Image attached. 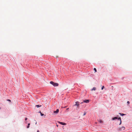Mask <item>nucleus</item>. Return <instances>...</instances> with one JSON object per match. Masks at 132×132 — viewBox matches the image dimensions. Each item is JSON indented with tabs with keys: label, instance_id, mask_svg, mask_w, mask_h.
<instances>
[{
	"label": "nucleus",
	"instance_id": "6",
	"mask_svg": "<svg viewBox=\"0 0 132 132\" xmlns=\"http://www.w3.org/2000/svg\"><path fill=\"white\" fill-rule=\"evenodd\" d=\"M59 112V110L58 109H57L56 111H54V113H57Z\"/></svg>",
	"mask_w": 132,
	"mask_h": 132
},
{
	"label": "nucleus",
	"instance_id": "17",
	"mask_svg": "<svg viewBox=\"0 0 132 132\" xmlns=\"http://www.w3.org/2000/svg\"><path fill=\"white\" fill-rule=\"evenodd\" d=\"M104 87V86H103L102 87V88H101L102 90H103V89Z\"/></svg>",
	"mask_w": 132,
	"mask_h": 132
},
{
	"label": "nucleus",
	"instance_id": "15",
	"mask_svg": "<svg viewBox=\"0 0 132 132\" xmlns=\"http://www.w3.org/2000/svg\"><path fill=\"white\" fill-rule=\"evenodd\" d=\"M40 114H41V116H43L44 115V114L42 113L41 112H40Z\"/></svg>",
	"mask_w": 132,
	"mask_h": 132
},
{
	"label": "nucleus",
	"instance_id": "7",
	"mask_svg": "<svg viewBox=\"0 0 132 132\" xmlns=\"http://www.w3.org/2000/svg\"><path fill=\"white\" fill-rule=\"evenodd\" d=\"M125 128L124 126H122L120 128V130H122V129H123L124 130L125 129Z\"/></svg>",
	"mask_w": 132,
	"mask_h": 132
},
{
	"label": "nucleus",
	"instance_id": "19",
	"mask_svg": "<svg viewBox=\"0 0 132 132\" xmlns=\"http://www.w3.org/2000/svg\"><path fill=\"white\" fill-rule=\"evenodd\" d=\"M127 103L129 104L130 103V102L129 101H128L127 102Z\"/></svg>",
	"mask_w": 132,
	"mask_h": 132
},
{
	"label": "nucleus",
	"instance_id": "12",
	"mask_svg": "<svg viewBox=\"0 0 132 132\" xmlns=\"http://www.w3.org/2000/svg\"><path fill=\"white\" fill-rule=\"evenodd\" d=\"M30 125V123H29L28 124V126L27 127V128H29Z\"/></svg>",
	"mask_w": 132,
	"mask_h": 132
},
{
	"label": "nucleus",
	"instance_id": "4",
	"mask_svg": "<svg viewBox=\"0 0 132 132\" xmlns=\"http://www.w3.org/2000/svg\"><path fill=\"white\" fill-rule=\"evenodd\" d=\"M79 102H78L77 101L76 102V104H75L74 105L77 106H79Z\"/></svg>",
	"mask_w": 132,
	"mask_h": 132
},
{
	"label": "nucleus",
	"instance_id": "8",
	"mask_svg": "<svg viewBox=\"0 0 132 132\" xmlns=\"http://www.w3.org/2000/svg\"><path fill=\"white\" fill-rule=\"evenodd\" d=\"M117 119H118V118H117V117H115L113 118H112V120H115Z\"/></svg>",
	"mask_w": 132,
	"mask_h": 132
},
{
	"label": "nucleus",
	"instance_id": "5",
	"mask_svg": "<svg viewBox=\"0 0 132 132\" xmlns=\"http://www.w3.org/2000/svg\"><path fill=\"white\" fill-rule=\"evenodd\" d=\"M118 119V120L120 121V122L119 124V125H120L121 123V122H122L121 118H120V117H119V118H118V119Z\"/></svg>",
	"mask_w": 132,
	"mask_h": 132
},
{
	"label": "nucleus",
	"instance_id": "2",
	"mask_svg": "<svg viewBox=\"0 0 132 132\" xmlns=\"http://www.w3.org/2000/svg\"><path fill=\"white\" fill-rule=\"evenodd\" d=\"M83 102L85 103H88L89 102V100H84L83 101Z\"/></svg>",
	"mask_w": 132,
	"mask_h": 132
},
{
	"label": "nucleus",
	"instance_id": "10",
	"mask_svg": "<svg viewBox=\"0 0 132 132\" xmlns=\"http://www.w3.org/2000/svg\"><path fill=\"white\" fill-rule=\"evenodd\" d=\"M119 114L120 115L123 116L125 115V114H124L123 113H119Z\"/></svg>",
	"mask_w": 132,
	"mask_h": 132
},
{
	"label": "nucleus",
	"instance_id": "9",
	"mask_svg": "<svg viewBox=\"0 0 132 132\" xmlns=\"http://www.w3.org/2000/svg\"><path fill=\"white\" fill-rule=\"evenodd\" d=\"M96 90V88L95 87H93L91 90Z\"/></svg>",
	"mask_w": 132,
	"mask_h": 132
},
{
	"label": "nucleus",
	"instance_id": "11",
	"mask_svg": "<svg viewBox=\"0 0 132 132\" xmlns=\"http://www.w3.org/2000/svg\"><path fill=\"white\" fill-rule=\"evenodd\" d=\"M99 122L101 123H103V121L101 120H100L99 121Z\"/></svg>",
	"mask_w": 132,
	"mask_h": 132
},
{
	"label": "nucleus",
	"instance_id": "22",
	"mask_svg": "<svg viewBox=\"0 0 132 132\" xmlns=\"http://www.w3.org/2000/svg\"><path fill=\"white\" fill-rule=\"evenodd\" d=\"M68 109H69V108H67V110H68Z\"/></svg>",
	"mask_w": 132,
	"mask_h": 132
},
{
	"label": "nucleus",
	"instance_id": "16",
	"mask_svg": "<svg viewBox=\"0 0 132 132\" xmlns=\"http://www.w3.org/2000/svg\"><path fill=\"white\" fill-rule=\"evenodd\" d=\"M7 101H9V102H11V101L10 100H9V99H7Z\"/></svg>",
	"mask_w": 132,
	"mask_h": 132
},
{
	"label": "nucleus",
	"instance_id": "14",
	"mask_svg": "<svg viewBox=\"0 0 132 132\" xmlns=\"http://www.w3.org/2000/svg\"><path fill=\"white\" fill-rule=\"evenodd\" d=\"M94 70L95 71V72H96L97 71L96 69V68H94Z\"/></svg>",
	"mask_w": 132,
	"mask_h": 132
},
{
	"label": "nucleus",
	"instance_id": "18",
	"mask_svg": "<svg viewBox=\"0 0 132 132\" xmlns=\"http://www.w3.org/2000/svg\"><path fill=\"white\" fill-rule=\"evenodd\" d=\"M27 119H27V117H26V118H25V120L26 121V120H27Z\"/></svg>",
	"mask_w": 132,
	"mask_h": 132
},
{
	"label": "nucleus",
	"instance_id": "20",
	"mask_svg": "<svg viewBox=\"0 0 132 132\" xmlns=\"http://www.w3.org/2000/svg\"><path fill=\"white\" fill-rule=\"evenodd\" d=\"M86 114V113L85 112V113H84V114L83 115H84V116Z\"/></svg>",
	"mask_w": 132,
	"mask_h": 132
},
{
	"label": "nucleus",
	"instance_id": "1",
	"mask_svg": "<svg viewBox=\"0 0 132 132\" xmlns=\"http://www.w3.org/2000/svg\"><path fill=\"white\" fill-rule=\"evenodd\" d=\"M50 83L54 87H56L59 86V84L58 83L55 82L53 81H50Z\"/></svg>",
	"mask_w": 132,
	"mask_h": 132
},
{
	"label": "nucleus",
	"instance_id": "13",
	"mask_svg": "<svg viewBox=\"0 0 132 132\" xmlns=\"http://www.w3.org/2000/svg\"><path fill=\"white\" fill-rule=\"evenodd\" d=\"M41 106V105H36V106L37 107V108H38V107H40Z\"/></svg>",
	"mask_w": 132,
	"mask_h": 132
},
{
	"label": "nucleus",
	"instance_id": "21",
	"mask_svg": "<svg viewBox=\"0 0 132 132\" xmlns=\"http://www.w3.org/2000/svg\"><path fill=\"white\" fill-rule=\"evenodd\" d=\"M37 132H39V130H37Z\"/></svg>",
	"mask_w": 132,
	"mask_h": 132
},
{
	"label": "nucleus",
	"instance_id": "3",
	"mask_svg": "<svg viewBox=\"0 0 132 132\" xmlns=\"http://www.w3.org/2000/svg\"><path fill=\"white\" fill-rule=\"evenodd\" d=\"M58 122L59 123L62 125H65L66 124L64 122H60L59 121Z\"/></svg>",
	"mask_w": 132,
	"mask_h": 132
}]
</instances>
